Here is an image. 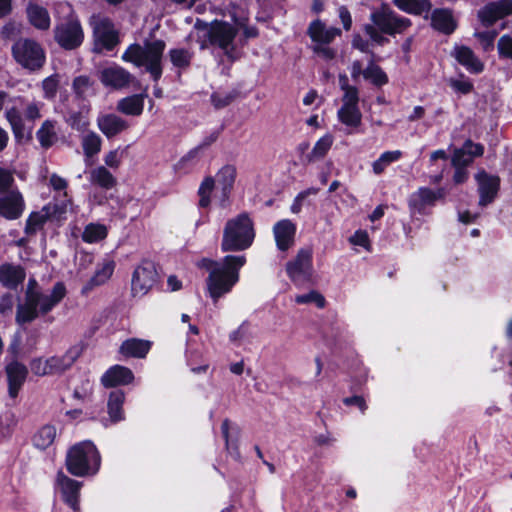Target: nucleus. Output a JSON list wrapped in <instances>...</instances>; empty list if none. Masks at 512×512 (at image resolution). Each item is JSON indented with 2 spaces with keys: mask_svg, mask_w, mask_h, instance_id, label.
Wrapping results in <instances>:
<instances>
[{
  "mask_svg": "<svg viewBox=\"0 0 512 512\" xmlns=\"http://www.w3.org/2000/svg\"><path fill=\"white\" fill-rule=\"evenodd\" d=\"M454 56L457 61L471 73L482 72L484 66L475 56L474 52L467 46H458L454 49Z\"/></svg>",
  "mask_w": 512,
  "mask_h": 512,
  "instance_id": "30",
  "label": "nucleus"
},
{
  "mask_svg": "<svg viewBox=\"0 0 512 512\" xmlns=\"http://www.w3.org/2000/svg\"><path fill=\"white\" fill-rule=\"evenodd\" d=\"M54 40L65 50H74L83 43L84 32L81 23L72 11L65 19L56 24Z\"/></svg>",
  "mask_w": 512,
  "mask_h": 512,
  "instance_id": "8",
  "label": "nucleus"
},
{
  "mask_svg": "<svg viewBox=\"0 0 512 512\" xmlns=\"http://www.w3.org/2000/svg\"><path fill=\"white\" fill-rule=\"evenodd\" d=\"M337 116L342 124L350 128H357L362 122V113L359 107L341 106Z\"/></svg>",
  "mask_w": 512,
  "mask_h": 512,
  "instance_id": "42",
  "label": "nucleus"
},
{
  "mask_svg": "<svg viewBox=\"0 0 512 512\" xmlns=\"http://www.w3.org/2000/svg\"><path fill=\"white\" fill-rule=\"evenodd\" d=\"M96 122L98 129L108 139L120 135L130 127L127 120L114 113L101 114Z\"/></svg>",
  "mask_w": 512,
  "mask_h": 512,
  "instance_id": "20",
  "label": "nucleus"
},
{
  "mask_svg": "<svg viewBox=\"0 0 512 512\" xmlns=\"http://www.w3.org/2000/svg\"><path fill=\"white\" fill-rule=\"evenodd\" d=\"M107 237V228L103 224L90 223L82 233V240L86 243H96Z\"/></svg>",
  "mask_w": 512,
  "mask_h": 512,
  "instance_id": "46",
  "label": "nucleus"
},
{
  "mask_svg": "<svg viewBox=\"0 0 512 512\" xmlns=\"http://www.w3.org/2000/svg\"><path fill=\"white\" fill-rule=\"evenodd\" d=\"M166 48L164 40H146L143 45L131 44L122 55V60L130 62L136 67H145L154 81L162 76V58Z\"/></svg>",
  "mask_w": 512,
  "mask_h": 512,
  "instance_id": "3",
  "label": "nucleus"
},
{
  "mask_svg": "<svg viewBox=\"0 0 512 512\" xmlns=\"http://www.w3.org/2000/svg\"><path fill=\"white\" fill-rule=\"evenodd\" d=\"M90 105L83 104L78 111L69 110L66 123L78 132L86 131L90 126L89 120Z\"/></svg>",
  "mask_w": 512,
  "mask_h": 512,
  "instance_id": "34",
  "label": "nucleus"
},
{
  "mask_svg": "<svg viewBox=\"0 0 512 512\" xmlns=\"http://www.w3.org/2000/svg\"><path fill=\"white\" fill-rule=\"evenodd\" d=\"M80 355L81 349L77 346H72L62 355H53L49 357L51 376L62 375L71 369Z\"/></svg>",
  "mask_w": 512,
  "mask_h": 512,
  "instance_id": "21",
  "label": "nucleus"
},
{
  "mask_svg": "<svg viewBox=\"0 0 512 512\" xmlns=\"http://www.w3.org/2000/svg\"><path fill=\"white\" fill-rule=\"evenodd\" d=\"M326 44H316L313 47V52L324 58L325 60H331L336 56V51L333 48L325 46Z\"/></svg>",
  "mask_w": 512,
  "mask_h": 512,
  "instance_id": "64",
  "label": "nucleus"
},
{
  "mask_svg": "<svg viewBox=\"0 0 512 512\" xmlns=\"http://www.w3.org/2000/svg\"><path fill=\"white\" fill-rule=\"evenodd\" d=\"M81 146L86 157L91 158L101 151L102 139L94 131H89L81 138Z\"/></svg>",
  "mask_w": 512,
  "mask_h": 512,
  "instance_id": "43",
  "label": "nucleus"
},
{
  "mask_svg": "<svg viewBox=\"0 0 512 512\" xmlns=\"http://www.w3.org/2000/svg\"><path fill=\"white\" fill-rule=\"evenodd\" d=\"M146 93L135 94L118 101L117 110L125 115L139 116L143 112Z\"/></svg>",
  "mask_w": 512,
  "mask_h": 512,
  "instance_id": "31",
  "label": "nucleus"
},
{
  "mask_svg": "<svg viewBox=\"0 0 512 512\" xmlns=\"http://www.w3.org/2000/svg\"><path fill=\"white\" fill-rule=\"evenodd\" d=\"M234 99H235L234 93L222 94V93L214 92L211 95V102L216 109H221V108L228 106L229 104H231L233 102Z\"/></svg>",
  "mask_w": 512,
  "mask_h": 512,
  "instance_id": "56",
  "label": "nucleus"
},
{
  "mask_svg": "<svg viewBox=\"0 0 512 512\" xmlns=\"http://www.w3.org/2000/svg\"><path fill=\"white\" fill-rule=\"evenodd\" d=\"M364 30L370 39L378 45H384L389 41L388 38L382 35V32L374 24L365 25Z\"/></svg>",
  "mask_w": 512,
  "mask_h": 512,
  "instance_id": "59",
  "label": "nucleus"
},
{
  "mask_svg": "<svg viewBox=\"0 0 512 512\" xmlns=\"http://www.w3.org/2000/svg\"><path fill=\"white\" fill-rule=\"evenodd\" d=\"M57 485L60 488L64 502L74 511L79 510V493L82 483L66 476L63 472L57 474Z\"/></svg>",
  "mask_w": 512,
  "mask_h": 512,
  "instance_id": "19",
  "label": "nucleus"
},
{
  "mask_svg": "<svg viewBox=\"0 0 512 512\" xmlns=\"http://www.w3.org/2000/svg\"><path fill=\"white\" fill-rule=\"evenodd\" d=\"M158 272L153 262L145 260L138 265L131 280V293L133 297L145 296L157 283Z\"/></svg>",
  "mask_w": 512,
  "mask_h": 512,
  "instance_id": "11",
  "label": "nucleus"
},
{
  "mask_svg": "<svg viewBox=\"0 0 512 512\" xmlns=\"http://www.w3.org/2000/svg\"><path fill=\"white\" fill-rule=\"evenodd\" d=\"M295 302L298 304L315 303L318 308H324L326 303L324 296L314 290L307 294L297 295Z\"/></svg>",
  "mask_w": 512,
  "mask_h": 512,
  "instance_id": "53",
  "label": "nucleus"
},
{
  "mask_svg": "<svg viewBox=\"0 0 512 512\" xmlns=\"http://www.w3.org/2000/svg\"><path fill=\"white\" fill-rule=\"evenodd\" d=\"M14 60L24 69L36 72L46 63V52L42 45L34 39L20 38L11 48Z\"/></svg>",
  "mask_w": 512,
  "mask_h": 512,
  "instance_id": "7",
  "label": "nucleus"
},
{
  "mask_svg": "<svg viewBox=\"0 0 512 512\" xmlns=\"http://www.w3.org/2000/svg\"><path fill=\"white\" fill-rule=\"evenodd\" d=\"M483 152L484 147L481 144L467 140L462 148L455 149L452 157V165L454 167H466L473 161V157L481 156Z\"/></svg>",
  "mask_w": 512,
  "mask_h": 512,
  "instance_id": "25",
  "label": "nucleus"
},
{
  "mask_svg": "<svg viewBox=\"0 0 512 512\" xmlns=\"http://www.w3.org/2000/svg\"><path fill=\"white\" fill-rule=\"evenodd\" d=\"M232 22L214 20L211 23H203L201 27L206 30V38L211 46L218 47L231 60L235 59V39L244 25L243 19H236L233 14Z\"/></svg>",
  "mask_w": 512,
  "mask_h": 512,
  "instance_id": "5",
  "label": "nucleus"
},
{
  "mask_svg": "<svg viewBox=\"0 0 512 512\" xmlns=\"http://www.w3.org/2000/svg\"><path fill=\"white\" fill-rule=\"evenodd\" d=\"M5 372L8 382V394L11 398H16L27 379L28 368L18 360H13L6 365Z\"/></svg>",
  "mask_w": 512,
  "mask_h": 512,
  "instance_id": "17",
  "label": "nucleus"
},
{
  "mask_svg": "<svg viewBox=\"0 0 512 512\" xmlns=\"http://www.w3.org/2000/svg\"><path fill=\"white\" fill-rule=\"evenodd\" d=\"M125 393L122 390L111 391L107 402V413L111 423H117L125 419L123 405Z\"/></svg>",
  "mask_w": 512,
  "mask_h": 512,
  "instance_id": "28",
  "label": "nucleus"
},
{
  "mask_svg": "<svg viewBox=\"0 0 512 512\" xmlns=\"http://www.w3.org/2000/svg\"><path fill=\"white\" fill-rule=\"evenodd\" d=\"M437 200V193L429 188H420L411 196L410 205L422 209L426 205H433Z\"/></svg>",
  "mask_w": 512,
  "mask_h": 512,
  "instance_id": "45",
  "label": "nucleus"
},
{
  "mask_svg": "<svg viewBox=\"0 0 512 512\" xmlns=\"http://www.w3.org/2000/svg\"><path fill=\"white\" fill-rule=\"evenodd\" d=\"M134 380L131 369L115 365L109 368L101 377V383L106 388L130 384Z\"/></svg>",
  "mask_w": 512,
  "mask_h": 512,
  "instance_id": "23",
  "label": "nucleus"
},
{
  "mask_svg": "<svg viewBox=\"0 0 512 512\" xmlns=\"http://www.w3.org/2000/svg\"><path fill=\"white\" fill-rule=\"evenodd\" d=\"M151 348V343L147 340L131 338L125 340L119 352L126 357L144 358Z\"/></svg>",
  "mask_w": 512,
  "mask_h": 512,
  "instance_id": "32",
  "label": "nucleus"
},
{
  "mask_svg": "<svg viewBox=\"0 0 512 512\" xmlns=\"http://www.w3.org/2000/svg\"><path fill=\"white\" fill-rule=\"evenodd\" d=\"M255 235L253 220L248 213H241L225 223L221 250L223 252L245 251L252 246Z\"/></svg>",
  "mask_w": 512,
  "mask_h": 512,
  "instance_id": "4",
  "label": "nucleus"
},
{
  "mask_svg": "<svg viewBox=\"0 0 512 512\" xmlns=\"http://www.w3.org/2000/svg\"><path fill=\"white\" fill-rule=\"evenodd\" d=\"M475 178L478 183L479 205L484 207L494 201L499 190L500 178L485 171L479 172Z\"/></svg>",
  "mask_w": 512,
  "mask_h": 512,
  "instance_id": "16",
  "label": "nucleus"
},
{
  "mask_svg": "<svg viewBox=\"0 0 512 512\" xmlns=\"http://www.w3.org/2000/svg\"><path fill=\"white\" fill-rule=\"evenodd\" d=\"M49 184L55 191H64V196H67L66 188L68 186V182L66 179L62 178L57 174H52L49 179Z\"/></svg>",
  "mask_w": 512,
  "mask_h": 512,
  "instance_id": "63",
  "label": "nucleus"
},
{
  "mask_svg": "<svg viewBox=\"0 0 512 512\" xmlns=\"http://www.w3.org/2000/svg\"><path fill=\"white\" fill-rule=\"evenodd\" d=\"M236 168L233 165L223 166L216 175L218 185L221 187V199L220 204L225 207L229 200V195L233 189L236 179Z\"/></svg>",
  "mask_w": 512,
  "mask_h": 512,
  "instance_id": "27",
  "label": "nucleus"
},
{
  "mask_svg": "<svg viewBox=\"0 0 512 512\" xmlns=\"http://www.w3.org/2000/svg\"><path fill=\"white\" fill-rule=\"evenodd\" d=\"M433 28L444 33L451 34L456 28V23L450 11L446 9H436L431 15Z\"/></svg>",
  "mask_w": 512,
  "mask_h": 512,
  "instance_id": "35",
  "label": "nucleus"
},
{
  "mask_svg": "<svg viewBox=\"0 0 512 512\" xmlns=\"http://www.w3.org/2000/svg\"><path fill=\"white\" fill-rule=\"evenodd\" d=\"M244 255H227L222 262L204 259L202 265L210 270L207 287L216 302L228 293L239 280V270L245 265Z\"/></svg>",
  "mask_w": 512,
  "mask_h": 512,
  "instance_id": "2",
  "label": "nucleus"
},
{
  "mask_svg": "<svg viewBox=\"0 0 512 512\" xmlns=\"http://www.w3.org/2000/svg\"><path fill=\"white\" fill-rule=\"evenodd\" d=\"M498 32L496 30L475 32L474 36L479 40L484 51H490L494 47V40Z\"/></svg>",
  "mask_w": 512,
  "mask_h": 512,
  "instance_id": "54",
  "label": "nucleus"
},
{
  "mask_svg": "<svg viewBox=\"0 0 512 512\" xmlns=\"http://www.w3.org/2000/svg\"><path fill=\"white\" fill-rule=\"evenodd\" d=\"M123 152L120 148L109 151L104 156V163L106 167L111 169H118L122 163Z\"/></svg>",
  "mask_w": 512,
  "mask_h": 512,
  "instance_id": "55",
  "label": "nucleus"
},
{
  "mask_svg": "<svg viewBox=\"0 0 512 512\" xmlns=\"http://www.w3.org/2000/svg\"><path fill=\"white\" fill-rule=\"evenodd\" d=\"M72 91L79 100H86L95 95V82L87 75H80L72 81Z\"/></svg>",
  "mask_w": 512,
  "mask_h": 512,
  "instance_id": "36",
  "label": "nucleus"
},
{
  "mask_svg": "<svg viewBox=\"0 0 512 512\" xmlns=\"http://www.w3.org/2000/svg\"><path fill=\"white\" fill-rule=\"evenodd\" d=\"M36 136L41 147L45 149L51 147L58 139L56 121L45 120L39 130L36 132Z\"/></svg>",
  "mask_w": 512,
  "mask_h": 512,
  "instance_id": "39",
  "label": "nucleus"
},
{
  "mask_svg": "<svg viewBox=\"0 0 512 512\" xmlns=\"http://www.w3.org/2000/svg\"><path fill=\"white\" fill-rule=\"evenodd\" d=\"M95 45L110 51L118 43L117 32L108 18H95L92 20Z\"/></svg>",
  "mask_w": 512,
  "mask_h": 512,
  "instance_id": "13",
  "label": "nucleus"
},
{
  "mask_svg": "<svg viewBox=\"0 0 512 512\" xmlns=\"http://www.w3.org/2000/svg\"><path fill=\"white\" fill-rule=\"evenodd\" d=\"M59 76L57 74L51 75L42 81V89L46 99H53L58 91Z\"/></svg>",
  "mask_w": 512,
  "mask_h": 512,
  "instance_id": "52",
  "label": "nucleus"
},
{
  "mask_svg": "<svg viewBox=\"0 0 512 512\" xmlns=\"http://www.w3.org/2000/svg\"><path fill=\"white\" fill-rule=\"evenodd\" d=\"M68 205L69 201L63 200L60 203H48L41 211L32 212L26 221L25 234L33 236L43 228L48 220H61L67 212Z\"/></svg>",
  "mask_w": 512,
  "mask_h": 512,
  "instance_id": "9",
  "label": "nucleus"
},
{
  "mask_svg": "<svg viewBox=\"0 0 512 512\" xmlns=\"http://www.w3.org/2000/svg\"><path fill=\"white\" fill-rule=\"evenodd\" d=\"M67 294L63 282H56L46 293L35 278L28 280L23 300L16 305L15 322L19 326L31 324L37 318L50 313Z\"/></svg>",
  "mask_w": 512,
  "mask_h": 512,
  "instance_id": "1",
  "label": "nucleus"
},
{
  "mask_svg": "<svg viewBox=\"0 0 512 512\" xmlns=\"http://www.w3.org/2000/svg\"><path fill=\"white\" fill-rule=\"evenodd\" d=\"M15 305L13 294L6 292L0 297V315L10 316Z\"/></svg>",
  "mask_w": 512,
  "mask_h": 512,
  "instance_id": "57",
  "label": "nucleus"
},
{
  "mask_svg": "<svg viewBox=\"0 0 512 512\" xmlns=\"http://www.w3.org/2000/svg\"><path fill=\"white\" fill-rule=\"evenodd\" d=\"M67 470L74 476L95 474L100 466V455L95 445L85 441L73 446L66 457Z\"/></svg>",
  "mask_w": 512,
  "mask_h": 512,
  "instance_id": "6",
  "label": "nucleus"
},
{
  "mask_svg": "<svg viewBox=\"0 0 512 512\" xmlns=\"http://www.w3.org/2000/svg\"><path fill=\"white\" fill-rule=\"evenodd\" d=\"M394 4L410 14L422 15L431 10V3L428 0H394Z\"/></svg>",
  "mask_w": 512,
  "mask_h": 512,
  "instance_id": "41",
  "label": "nucleus"
},
{
  "mask_svg": "<svg viewBox=\"0 0 512 512\" xmlns=\"http://www.w3.org/2000/svg\"><path fill=\"white\" fill-rule=\"evenodd\" d=\"M29 23L39 30H48L50 27V16L46 8L29 3L26 8Z\"/></svg>",
  "mask_w": 512,
  "mask_h": 512,
  "instance_id": "33",
  "label": "nucleus"
},
{
  "mask_svg": "<svg viewBox=\"0 0 512 512\" xmlns=\"http://www.w3.org/2000/svg\"><path fill=\"white\" fill-rule=\"evenodd\" d=\"M289 278L296 285H302L311 281L312 278V253L310 250L302 249L296 258L286 265Z\"/></svg>",
  "mask_w": 512,
  "mask_h": 512,
  "instance_id": "12",
  "label": "nucleus"
},
{
  "mask_svg": "<svg viewBox=\"0 0 512 512\" xmlns=\"http://www.w3.org/2000/svg\"><path fill=\"white\" fill-rule=\"evenodd\" d=\"M373 24L384 34H401L411 26L408 18L397 15L388 6H382L370 16Z\"/></svg>",
  "mask_w": 512,
  "mask_h": 512,
  "instance_id": "10",
  "label": "nucleus"
},
{
  "mask_svg": "<svg viewBox=\"0 0 512 512\" xmlns=\"http://www.w3.org/2000/svg\"><path fill=\"white\" fill-rule=\"evenodd\" d=\"M89 181L92 185L104 190L116 187L117 179L104 165L97 166L89 171Z\"/></svg>",
  "mask_w": 512,
  "mask_h": 512,
  "instance_id": "29",
  "label": "nucleus"
},
{
  "mask_svg": "<svg viewBox=\"0 0 512 512\" xmlns=\"http://www.w3.org/2000/svg\"><path fill=\"white\" fill-rule=\"evenodd\" d=\"M332 143L333 138L330 135H325L319 139L313 147L312 151L306 156V161L308 163H312L316 160L322 159L330 150Z\"/></svg>",
  "mask_w": 512,
  "mask_h": 512,
  "instance_id": "47",
  "label": "nucleus"
},
{
  "mask_svg": "<svg viewBox=\"0 0 512 512\" xmlns=\"http://www.w3.org/2000/svg\"><path fill=\"white\" fill-rule=\"evenodd\" d=\"M14 184V177L9 170L0 168V192H8Z\"/></svg>",
  "mask_w": 512,
  "mask_h": 512,
  "instance_id": "61",
  "label": "nucleus"
},
{
  "mask_svg": "<svg viewBox=\"0 0 512 512\" xmlns=\"http://www.w3.org/2000/svg\"><path fill=\"white\" fill-rule=\"evenodd\" d=\"M401 156L402 152L399 150L384 152L376 161L373 162V172L376 175H380L381 173L384 172L388 165L399 160Z\"/></svg>",
  "mask_w": 512,
  "mask_h": 512,
  "instance_id": "49",
  "label": "nucleus"
},
{
  "mask_svg": "<svg viewBox=\"0 0 512 512\" xmlns=\"http://www.w3.org/2000/svg\"><path fill=\"white\" fill-rule=\"evenodd\" d=\"M42 104L32 101L25 105L24 115L27 120L34 121L41 118L40 109Z\"/></svg>",
  "mask_w": 512,
  "mask_h": 512,
  "instance_id": "60",
  "label": "nucleus"
},
{
  "mask_svg": "<svg viewBox=\"0 0 512 512\" xmlns=\"http://www.w3.org/2000/svg\"><path fill=\"white\" fill-rule=\"evenodd\" d=\"M193 53L184 48H175L169 51V58L172 64L180 69H187L190 66Z\"/></svg>",
  "mask_w": 512,
  "mask_h": 512,
  "instance_id": "48",
  "label": "nucleus"
},
{
  "mask_svg": "<svg viewBox=\"0 0 512 512\" xmlns=\"http://www.w3.org/2000/svg\"><path fill=\"white\" fill-rule=\"evenodd\" d=\"M307 33L313 42L329 44L341 35V30L336 27H327L322 21L315 20L309 25Z\"/></svg>",
  "mask_w": 512,
  "mask_h": 512,
  "instance_id": "26",
  "label": "nucleus"
},
{
  "mask_svg": "<svg viewBox=\"0 0 512 512\" xmlns=\"http://www.w3.org/2000/svg\"><path fill=\"white\" fill-rule=\"evenodd\" d=\"M99 80L105 87L120 90L128 87L134 81V76L123 67L113 64L99 72Z\"/></svg>",
  "mask_w": 512,
  "mask_h": 512,
  "instance_id": "14",
  "label": "nucleus"
},
{
  "mask_svg": "<svg viewBox=\"0 0 512 512\" xmlns=\"http://www.w3.org/2000/svg\"><path fill=\"white\" fill-rule=\"evenodd\" d=\"M359 91L357 87L353 86L343 90L342 106L358 107Z\"/></svg>",
  "mask_w": 512,
  "mask_h": 512,
  "instance_id": "58",
  "label": "nucleus"
},
{
  "mask_svg": "<svg viewBox=\"0 0 512 512\" xmlns=\"http://www.w3.org/2000/svg\"><path fill=\"white\" fill-rule=\"evenodd\" d=\"M25 209V202L18 190H11L0 197V216L7 220H16L21 217Z\"/></svg>",
  "mask_w": 512,
  "mask_h": 512,
  "instance_id": "18",
  "label": "nucleus"
},
{
  "mask_svg": "<svg viewBox=\"0 0 512 512\" xmlns=\"http://www.w3.org/2000/svg\"><path fill=\"white\" fill-rule=\"evenodd\" d=\"M6 119L11 125L13 134L17 140H22L28 132L26 131L25 124L21 113L16 105L11 106L6 110Z\"/></svg>",
  "mask_w": 512,
  "mask_h": 512,
  "instance_id": "38",
  "label": "nucleus"
},
{
  "mask_svg": "<svg viewBox=\"0 0 512 512\" xmlns=\"http://www.w3.org/2000/svg\"><path fill=\"white\" fill-rule=\"evenodd\" d=\"M449 85L462 94H468L473 90V84L466 80L450 79Z\"/></svg>",
  "mask_w": 512,
  "mask_h": 512,
  "instance_id": "62",
  "label": "nucleus"
},
{
  "mask_svg": "<svg viewBox=\"0 0 512 512\" xmlns=\"http://www.w3.org/2000/svg\"><path fill=\"white\" fill-rule=\"evenodd\" d=\"M512 14V0H499L484 6L478 12L482 25L490 27L498 20Z\"/></svg>",
  "mask_w": 512,
  "mask_h": 512,
  "instance_id": "15",
  "label": "nucleus"
},
{
  "mask_svg": "<svg viewBox=\"0 0 512 512\" xmlns=\"http://www.w3.org/2000/svg\"><path fill=\"white\" fill-rule=\"evenodd\" d=\"M273 233L278 249L286 251L294 244L296 227L290 220L284 219L274 225Z\"/></svg>",
  "mask_w": 512,
  "mask_h": 512,
  "instance_id": "24",
  "label": "nucleus"
},
{
  "mask_svg": "<svg viewBox=\"0 0 512 512\" xmlns=\"http://www.w3.org/2000/svg\"><path fill=\"white\" fill-rule=\"evenodd\" d=\"M215 187V179L211 176L204 178L198 189L200 197L199 206L202 208L208 207L210 204V195Z\"/></svg>",
  "mask_w": 512,
  "mask_h": 512,
  "instance_id": "50",
  "label": "nucleus"
},
{
  "mask_svg": "<svg viewBox=\"0 0 512 512\" xmlns=\"http://www.w3.org/2000/svg\"><path fill=\"white\" fill-rule=\"evenodd\" d=\"M113 271V262L103 263L102 266L95 271V274L90 278V280L83 286L82 293L87 294L95 287L104 284L111 277Z\"/></svg>",
  "mask_w": 512,
  "mask_h": 512,
  "instance_id": "37",
  "label": "nucleus"
},
{
  "mask_svg": "<svg viewBox=\"0 0 512 512\" xmlns=\"http://www.w3.org/2000/svg\"><path fill=\"white\" fill-rule=\"evenodd\" d=\"M363 78L378 87L388 83L387 74L373 60H371L367 67L363 70Z\"/></svg>",
  "mask_w": 512,
  "mask_h": 512,
  "instance_id": "44",
  "label": "nucleus"
},
{
  "mask_svg": "<svg viewBox=\"0 0 512 512\" xmlns=\"http://www.w3.org/2000/svg\"><path fill=\"white\" fill-rule=\"evenodd\" d=\"M32 373L38 377L51 376L50 361L48 358L35 357L30 361Z\"/></svg>",
  "mask_w": 512,
  "mask_h": 512,
  "instance_id": "51",
  "label": "nucleus"
},
{
  "mask_svg": "<svg viewBox=\"0 0 512 512\" xmlns=\"http://www.w3.org/2000/svg\"><path fill=\"white\" fill-rule=\"evenodd\" d=\"M57 430L56 427L50 424L42 426L33 436V444L36 448L44 450L50 447L55 438Z\"/></svg>",
  "mask_w": 512,
  "mask_h": 512,
  "instance_id": "40",
  "label": "nucleus"
},
{
  "mask_svg": "<svg viewBox=\"0 0 512 512\" xmlns=\"http://www.w3.org/2000/svg\"><path fill=\"white\" fill-rule=\"evenodd\" d=\"M26 278L25 269L21 265L4 263L0 265V283L3 287L16 290Z\"/></svg>",
  "mask_w": 512,
  "mask_h": 512,
  "instance_id": "22",
  "label": "nucleus"
}]
</instances>
